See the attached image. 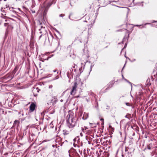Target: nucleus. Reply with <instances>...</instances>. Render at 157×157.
Returning <instances> with one entry per match:
<instances>
[{
	"mask_svg": "<svg viewBox=\"0 0 157 157\" xmlns=\"http://www.w3.org/2000/svg\"><path fill=\"white\" fill-rule=\"evenodd\" d=\"M77 119L73 113L68 114L67 116V122L69 128L74 127L76 124Z\"/></svg>",
	"mask_w": 157,
	"mask_h": 157,
	"instance_id": "nucleus-1",
	"label": "nucleus"
},
{
	"mask_svg": "<svg viewBox=\"0 0 157 157\" xmlns=\"http://www.w3.org/2000/svg\"><path fill=\"white\" fill-rule=\"evenodd\" d=\"M134 149L133 148H129L125 147V151L122 153V157H132V153L134 151Z\"/></svg>",
	"mask_w": 157,
	"mask_h": 157,
	"instance_id": "nucleus-2",
	"label": "nucleus"
},
{
	"mask_svg": "<svg viewBox=\"0 0 157 157\" xmlns=\"http://www.w3.org/2000/svg\"><path fill=\"white\" fill-rule=\"evenodd\" d=\"M69 156L70 157L79 156L77 151L75 149H73L70 151V152L69 151Z\"/></svg>",
	"mask_w": 157,
	"mask_h": 157,
	"instance_id": "nucleus-3",
	"label": "nucleus"
},
{
	"mask_svg": "<svg viewBox=\"0 0 157 157\" xmlns=\"http://www.w3.org/2000/svg\"><path fill=\"white\" fill-rule=\"evenodd\" d=\"M77 83L76 82H75L74 86L73 87L71 90V92L70 94L72 95H74L76 91V88L77 86Z\"/></svg>",
	"mask_w": 157,
	"mask_h": 157,
	"instance_id": "nucleus-4",
	"label": "nucleus"
},
{
	"mask_svg": "<svg viewBox=\"0 0 157 157\" xmlns=\"http://www.w3.org/2000/svg\"><path fill=\"white\" fill-rule=\"evenodd\" d=\"M35 107L36 105L34 103H32L31 104L29 107L30 110L31 111V112H33L34 110Z\"/></svg>",
	"mask_w": 157,
	"mask_h": 157,
	"instance_id": "nucleus-5",
	"label": "nucleus"
},
{
	"mask_svg": "<svg viewBox=\"0 0 157 157\" xmlns=\"http://www.w3.org/2000/svg\"><path fill=\"white\" fill-rule=\"evenodd\" d=\"M82 130L83 132L85 133L86 134L89 133L90 131L88 128L85 126L84 128H82Z\"/></svg>",
	"mask_w": 157,
	"mask_h": 157,
	"instance_id": "nucleus-6",
	"label": "nucleus"
},
{
	"mask_svg": "<svg viewBox=\"0 0 157 157\" xmlns=\"http://www.w3.org/2000/svg\"><path fill=\"white\" fill-rule=\"evenodd\" d=\"M14 75L11 73L7 75V79H12L14 77Z\"/></svg>",
	"mask_w": 157,
	"mask_h": 157,
	"instance_id": "nucleus-7",
	"label": "nucleus"
},
{
	"mask_svg": "<svg viewBox=\"0 0 157 157\" xmlns=\"http://www.w3.org/2000/svg\"><path fill=\"white\" fill-rule=\"evenodd\" d=\"M57 101V100L56 99V97H54L53 98H52L51 102L52 103V105H54L55 104H56Z\"/></svg>",
	"mask_w": 157,
	"mask_h": 157,
	"instance_id": "nucleus-8",
	"label": "nucleus"
},
{
	"mask_svg": "<svg viewBox=\"0 0 157 157\" xmlns=\"http://www.w3.org/2000/svg\"><path fill=\"white\" fill-rule=\"evenodd\" d=\"M88 117V113L85 112L83 114V116L82 117L83 120L86 119Z\"/></svg>",
	"mask_w": 157,
	"mask_h": 157,
	"instance_id": "nucleus-9",
	"label": "nucleus"
},
{
	"mask_svg": "<svg viewBox=\"0 0 157 157\" xmlns=\"http://www.w3.org/2000/svg\"><path fill=\"white\" fill-rule=\"evenodd\" d=\"M18 68H19L18 66H16L15 67L14 69L13 70V71L11 72V73L12 74H13L14 75V74L16 73V72L18 70Z\"/></svg>",
	"mask_w": 157,
	"mask_h": 157,
	"instance_id": "nucleus-10",
	"label": "nucleus"
},
{
	"mask_svg": "<svg viewBox=\"0 0 157 157\" xmlns=\"http://www.w3.org/2000/svg\"><path fill=\"white\" fill-rule=\"evenodd\" d=\"M69 133V131L66 130H63V134L65 136L67 135H68Z\"/></svg>",
	"mask_w": 157,
	"mask_h": 157,
	"instance_id": "nucleus-11",
	"label": "nucleus"
},
{
	"mask_svg": "<svg viewBox=\"0 0 157 157\" xmlns=\"http://www.w3.org/2000/svg\"><path fill=\"white\" fill-rule=\"evenodd\" d=\"M39 31H40V33L41 34L42 33L43 31H44V33L45 34L46 33V32L45 31V30L44 29V28L43 29L41 28V29H39Z\"/></svg>",
	"mask_w": 157,
	"mask_h": 157,
	"instance_id": "nucleus-12",
	"label": "nucleus"
},
{
	"mask_svg": "<svg viewBox=\"0 0 157 157\" xmlns=\"http://www.w3.org/2000/svg\"><path fill=\"white\" fill-rule=\"evenodd\" d=\"M125 117L128 118L129 120H130V119L131 118V116L130 114L128 113H127L125 116Z\"/></svg>",
	"mask_w": 157,
	"mask_h": 157,
	"instance_id": "nucleus-13",
	"label": "nucleus"
},
{
	"mask_svg": "<svg viewBox=\"0 0 157 157\" xmlns=\"http://www.w3.org/2000/svg\"><path fill=\"white\" fill-rule=\"evenodd\" d=\"M4 111L3 109L0 108V115L1 114H3Z\"/></svg>",
	"mask_w": 157,
	"mask_h": 157,
	"instance_id": "nucleus-14",
	"label": "nucleus"
},
{
	"mask_svg": "<svg viewBox=\"0 0 157 157\" xmlns=\"http://www.w3.org/2000/svg\"><path fill=\"white\" fill-rule=\"evenodd\" d=\"M147 148L149 150H150L151 149V147L150 146V144L147 145Z\"/></svg>",
	"mask_w": 157,
	"mask_h": 157,
	"instance_id": "nucleus-15",
	"label": "nucleus"
},
{
	"mask_svg": "<svg viewBox=\"0 0 157 157\" xmlns=\"http://www.w3.org/2000/svg\"><path fill=\"white\" fill-rule=\"evenodd\" d=\"M18 122V121L17 120H15L14 121L13 124L14 125L15 124H16Z\"/></svg>",
	"mask_w": 157,
	"mask_h": 157,
	"instance_id": "nucleus-16",
	"label": "nucleus"
},
{
	"mask_svg": "<svg viewBox=\"0 0 157 157\" xmlns=\"http://www.w3.org/2000/svg\"><path fill=\"white\" fill-rule=\"evenodd\" d=\"M125 104L126 105H127L128 106H130V104L126 102L125 103Z\"/></svg>",
	"mask_w": 157,
	"mask_h": 157,
	"instance_id": "nucleus-17",
	"label": "nucleus"
},
{
	"mask_svg": "<svg viewBox=\"0 0 157 157\" xmlns=\"http://www.w3.org/2000/svg\"><path fill=\"white\" fill-rule=\"evenodd\" d=\"M60 17H63L64 16V14H61L59 15Z\"/></svg>",
	"mask_w": 157,
	"mask_h": 157,
	"instance_id": "nucleus-18",
	"label": "nucleus"
},
{
	"mask_svg": "<svg viewBox=\"0 0 157 157\" xmlns=\"http://www.w3.org/2000/svg\"><path fill=\"white\" fill-rule=\"evenodd\" d=\"M59 78V76L58 75H57V76H56V77H55V78H54V79H58V78Z\"/></svg>",
	"mask_w": 157,
	"mask_h": 157,
	"instance_id": "nucleus-19",
	"label": "nucleus"
},
{
	"mask_svg": "<svg viewBox=\"0 0 157 157\" xmlns=\"http://www.w3.org/2000/svg\"><path fill=\"white\" fill-rule=\"evenodd\" d=\"M37 91V92H39L38 90H37V89H36H36L34 88V89L33 90V91Z\"/></svg>",
	"mask_w": 157,
	"mask_h": 157,
	"instance_id": "nucleus-20",
	"label": "nucleus"
},
{
	"mask_svg": "<svg viewBox=\"0 0 157 157\" xmlns=\"http://www.w3.org/2000/svg\"><path fill=\"white\" fill-rule=\"evenodd\" d=\"M126 44H125V46H124V48L122 49V50H123V49L124 48H125L126 47Z\"/></svg>",
	"mask_w": 157,
	"mask_h": 157,
	"instance_id": "nucleus-21",
	"label": "nucleus"
},
{
	"mask_svg": "<svg viewBox=\"0 0 157 157\" xmlns=\"http://www.w3.org/2000/svg\"><path fill=\"white\" fill-rule=\"evenodd\" d=\"M157 22V21H153V22L154 23V22Z\"/></svg>",
	"mask_w": 157,
	"mask_h": 157,
	"instance_id": "nucleus-22",
	"label": "nucleus"
},
{
	"mask_svg": "<svg viewBox=\"0 0 157 157\" xmlns=\"http://www.w3.org/2000/svg\"><path fill=\"white\" fill-rule=\"evenodd\" d=\"M43 34H44V33H43L42 34H41V35L40 36V37H40H40H41V36H42V35H43Z\"/></svg>",
	"mask_w": 157,
	"mask_h": 157,
	"instance_id": "nucleus-23",
	"label": "nucleus"
},
{
	"mask_svg": "<svg viewBox=\"0 0 157 157\" xmlns=\"http://www.w3.org/2000/svg\"><path fill=\"white\" fill-rule=\"evenodd\" d=\"M51 5V4H50L49 3V4H48V6H49H49H50Z\"/></svg>",
	"mask_w": 157,
	"mask_h": 157,
	"instance_id": "nucleus-24",
	"label": "nucleus"
},
{
	"mask_svg": "<svg viewBox=\"0 0 157 157\" xmlns=\"http://www.w3.org/2000/svg\"><path fill=\"white\" fill-rule=\"evenodd\" d=\"M32 13H35V12L34 11L32 10Z\"/></svg>",
	"mask_w": 157,
	"mask_h": 157,
	"instance_id": "nucleus-25",
	"label": "nucleus"
},
{
	"mask_svg": "<svg viewBox=\"0 0 157 157\" xmlns=\"http://www.w3.org/2000/svg\"><path fill=\"white\" fill-rule=\"evenodd\" d=\"M57 70H54L53 71L54 72H56V71Z\"/></svg>",
	"mask_w": 157,
	"mask_h": 157,
	"instance_id": "nucleus-26",
	"label": "nucleus"
},
{
	"mask_svg": "<svg viewBox=\"0 0 157 157\" xmlns=\"http://www.w3.org/2000/svg\"><path fill=\"white\" fill-rule=\"evenodd\" d=\"M122 30L121 29V30H117V32H118V31H121Z\"/></svg>",
	"mask_w": 157,
	"mask_h": 157,
	"instance_id": "nucleus-27",
	"label": "nucleus"
},
{
	"mask_svg": "<svg viewBox=\"0 0 157 157\" xmlns=\"http://www.w3.org/2000/svg\"><path fill=\"white\" fill-rule=\"evenodd\" d=\"M80 135L81 136H82V135L81 133H80Z\"/></svg>",
	"mask_w": 157,
	"mask_h": 157,
	"instance_id": "nucleus-28",
	"label": "nucleus"
},
{
	"mask_svg": "<svg viewBox=\"0 0 157 157\" xmlns=\"http://www.w3.org/2000/svg\"><path fill=\"white\" fill-rule=\"evenodd\" d=\"M103 120H104L103 119H100V120L101 121H103Z\"/></svg>",
	"mask_w": 157,
	"mask_h": 157,
	"instance_id": "nucleus-29",
	"label": "nucleus"
},
{
	"mask_svg": "<svg viewBox=\"0 0 157 157\" xmlns=\"http://www.w3.org/2000/svg\"><path fill=\"white\" fill-rule=\"evenodd\" d=\"M69 18L70 19V15H69Z\"/></svg>",
	"mask_w": 157,
	"mask_h": 157,
	"instance_id": "nucleus-30",
	"label": "nucleus"
},
{
	"mask_svg": "<svg viewBox=\"0 0 157 157\" xmlns=\"http://www.w3.org/2000/svg\"><path fill=\"white\" fill-rule=\"evenodd\" d=\"M124 56H125V57L126 58H128V59H129L128 58V57H126V56H125V55Z\"/></svg>",
	"mask_w": 157,
	"mask_h": 157,
	"instance_id": "nucleus-31",
	"label": "nucleus"
},
{
	"mask_svg": "<svg viewBox=\"0 0 157 157\" xmlns=\"http://www.w3.org/2000/svg\"><path fill=\"white\" fill-rule=\"evenodd\" d=\"M51 37H52V38H53V36H52V35H51Z\"/></svg>",
	"mask_w": 157,
	"mask_h": 157,
	"instance_id": "nucleus-32",
	"label": "nucleus"
},
{
	"mask_svg": "<svg viewBox=\"0 0 157 157\" xmlns=\"http://www.w3.org/2000/svg\"><path fill=\"white\" fill-rule=\"evenodd\" d=\"M124 121V120H122L121 121V122H122L123 121Z\"/></svg>",
	"mask_w": 157,
	"mask_h": 157,
	"instance_id": "nucleus-33",
	"label": "nucleus"
},
{
	"mask_svg": "<svg viewBox=\"0 0 157 157\" xmlns=\"http://www.w3.org/2000/svg\"><path fill=\"white\" fill-rule=\"evenodd\" d=\"M68 73H69V72H68L67 73V76H68Z\"/></svg>",
	"mask_w": 157,
	"mask_h": 157,
	"instance_id": "nucleus-34",
	"label": "nucleus"
},
{
	"mask_svg": "<svg viewBox=\"0 0 157 157\" xmlns=\"http://www.w3.org/2000/svg\"><path fill=\"white\" fill-rule=\"evenodd\" d=\"M52 123H51L50 124V126H51V125H52V124H52Z\"/></svg>",
	"mask_w": 157,
	"mask_h": 157,
	"instance_id": "nucleus-35",
	"label": "nucleus"
},
{
	"mask_svg": "<svg viewBox=\"0 0 157 157\" xmlns=\"http://www.w3.org/2000/svg\"><path fill=\"white\" fill-rule=\"evenodd\" d=\"M52 123H51L50 124V126H51V125H52V124H52Z\"/></svg>",
	"mask_w": 157,
	"mask_h": 157,
	"instance_id": "nucleus-36",
	"label": "nucleus"
},
{
	"mask_svg": "<svg viewBox=\"0 0 157 157\" xmlns=\"http://www.w3.org/2000/svg\"><path fill=\"white\" fill-rule=\"evenodd\" d=\"M60 101H61V102L63 101V100H60Z\"/></svg>",
	"mask_w": 157,
	"mask_h": 157,
	"instance_id": "nucleus-37",
	"label": "nucleus"
},
{
	"mask_svg": "<svg viewBox=\"0 0 157 157\" xmlns=\"http://www.w3.org/2000/svg\"><path fill=\"white\" fill-rule=\"evenodd\" d=\"M7 0H4V1H6Z\"/></svg>",
	"mask_w": 157,
	"mask_h": 157,
	"instance_id": "nucleus-38",
	"label": "nucleus"
},
{
	"mask_svg": "<svg viewBox=\"0 0 157 157\" xmlns=\"http://www.w3.org/2000/svg\"><path fill=\"white\" fill-rule=\"evenodd\" d=\"M63 144H61L60 145L61 146Z\"/></svg>",
	"mask_w": 157,
	"mask_h": 157,
	"instance_id": "nucleus-39",
	"label": "nucleus"
},
{
	"mask_svg": "<svg viewBox=\"0 0 157 157\" xmlns=\"http://www.w3.org/2000/svg\"><path fill=\"white\" fill-rule=\"evenodd\" d=\"M44 114V113H41V114Z\"/></svg>",
	"mask_w": 157,
	"mask_h": 157,
	"instance_id": "nucleus-40",
	"label": "nucleus"
},
{
	"mask_svg": "<svg viewBox=\"0 0 157 157\" xmlns=\"http://www.w3.org/2000/svg\"><path fill=\"white\" fill-rule=\"evenodd\" d=\"M44 114V113H41V114Z\"/></svg>",
	"mask_w": 157,
	"mask_h": 157,
	"instance_id": "nucleus-41",
	"label": "nucleus"
},
{
	"mask_svg": "<svg viewBox=\"0 0 157 157\" xmlns=\"http://www.w3.org/2000/svg\"><path fill=\"white\" fill-rule=\"evenodd\" d=\"M78 151H79V152H80L79 150H78Z\"/></svg>",
	"mask_w": 157,
	"mask_h": 157,
	"instance_id": "nucleus-42",
	"label": "nucleus"
},
{
	"mask_svg": "<svg viewBox=\"0 0 157 157\" xmlns=\"http://www.w3.org/2000/svg\"><path fill=\"white\" fill-rule=\"evenodd\" d=\"M130 84H131V82H129Z\"/></svg>",
	"mask_w": 157,
	"mask_h": 157,
	"instance_id": "nucleus-43",
	"label": "nucleus"
},
{
	"mask_svg": "<svg viewBox=\"0 0 157 157\" xmlns=\"http://www.w3.org/2000/svg\"><path fill=\"white\" fill-rule=\"evenodd\" d=\"M86 138H87V136H86Z\"/></svg>",
	"mask_w": 157,
	"mask_h": 157,
	"instance_id": "nucleus-44",
	"label": "nucleus"
},
{
	"mask_svg": "<svg viewBox=\"0 0 157 157\" xmlns=\"http://www.w3.org/2000/svg\"><path fill=\"white\" fill-rule=\"evenodd\" d=\"M58 73V72H57V74Z\"/></svg>",
	"mask_w": 157,
	"mask_h": 157,
	"instance_id": "nucleus-45",
	"label": "nucleus"
},
{
	"mask_svg": "<svg viewBox=\"0 0 157 157\" xmlns=\"http://www.w3.org/2000/svg\"><path fill=\"white\" fill-rule=\"evenodd\" d=\"M61 71H60V74H61Z\"/></svg>",
	"mask_w": 157,
	"mask_h": 157,
	"instance_id": "nucleus-46",
	"label": "nucleus"
},
{
	"mask_svg": "<svg viewBox=\"0 0 157 157\" xmlns=\"http://www.w3.org/2000/svg\"><path fill=\"white\" fill-rule=\"evenodd\" d=\"M124 67L123 68V69L124 68Z\"/></svg>",
	"mask_w": 157,
	"mask_h": 157,
	"instance_id": "nucleus-47",
	"label": "nucleus"
},
{
	"mask_svg": "<svg viewBox=\"0 0 157 157\" xmlns=\"http://www.w3.org/2000/svg\"><path fill=\"white\" fill-rule=\"evenodd\" d=\"M136 26H138V25H136Z\"/></svg>",
	"mask_w": 157,
	"mask_h": 157,
	"instance_id": "nucleus-48",
	"label": "nucleus"
},
{
	"mask_svg": "<svg viewBox=\"0 0 157 157\" xmlns=\"http://www.w3.org/2000/svg\"><path fill=\"white\" fill-rule=\"evenodd\" d=\"M0 1H1V0H0Z\"/></svg>",
	"mask_w": 157,
	"mask_h": 157,
	"instance_id": "nucleus-49",
	"label": "nucleus"
}]
</instances>
